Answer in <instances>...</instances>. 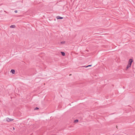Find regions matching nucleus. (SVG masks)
Wrapping results in <instances>:
<instances>
[{
    "mask_svg": "<svg viewBox=\"0 0 135 135\" xmlns=\"http://www.w3.org/2000/svg\"><path fill=\"white\" fill-rule=\"evenodd\" d=\"M13 120H14L13 119L9 118H6V120L8 122H9L10 121H13Z\"/></svg>",
    "mask_w": 135,
    "mask_h": 135,
    "instance_id": "2",
    "label": "nucleus"
},
{
    "mask_svg": "<svg viewBox=\"0 0 135 135\" xmlns=\"http://www.w3.org/2000/svg\"><path fill=\"white\" fill-rule=\"evenodd\" d=\"M10 72L12 73L13 74H14L15 72V70L14 69H12Z\"/></svg>",
    "mask_w": 135,
    "mask_h": 135,
    "instance_id": "5",
    "label": "nucleus"
},
{
    "mask_svg": "<svg viewBox=\"0 0 135 135\" xmlns=\"http://www.w3.org/2000/svg\"><path fill=\"white\" fill-rule=\"evenodd\" d=\"M15 13H17V10H15Z\"/></svg>",
    "mask_w": 135,
    "mask_h": 135,
    "instance_id": "12",
    "label": "nucleus"
},
{
    "mask_svg": "<svg viewBox=\"0 0 135 135\" xmlns=\"http://www.w3.org/2000/svg\"><path fill=\"white\" fill-rule=\"evenodd\" d=\"M15 27H16V26L14 25H11L10 26V27L11 28H15Z\"/></svg>",
    "mask_w": 135,
    "mask_h": 135,
    "instance_id": "7",
    "label": "nucleus"
},
{
    "mask_svg": "<svg viewBox=\"0 0 135 135\" xmlns=\"http://www.w3.org/2000/svg\"><path fill=\"white\" fill-rule=\"evenodd\" d=\"M91 66V65H89L87 66H83L81 67H85V68H87L89 66Z\"/></svg>",
    "mask_w": 135,
    "mask_h": 135,
    "instance_id": "8",
    "label": "nucleus"
},
{
    "mask_svg": "<svg viewBox=\"0 0 135 135\" xmlns=\"http://www.w3.org/2000/svg\"><path fill=\"white\" fill-rule=\"evenodd\" d=\"M65 43V42H64H64H61V44L64 43Z\"/></svg>",
    "mask_w": 135,
    "mask_h": 135,
    "instance_id": "11",
    "label": "nucleus"
},
{
    "mask_svg": "<svg viewBox=\"0 0 135 135\" xmlns=\"http://www.w3.org/2000/svg\"><path fill=\"white\" fill-rule=\"evenodd\" d=\"M133 61V60L132 59H130L128 61V64H129V65H131L132 64Z\"/></svg>",
    "mask_w": 135,
    "mask_h": 135,
    "instance_id": "1",
    "label": "nucleus"
},
{
    "mask_svg": "<svg viewBox=\"0 0 135 135\" xmlns=\"http://www.w3.org/2000/svg\"><path fill=\"white\" fill-rule=\"evenodd\" d=\"M131 65H130L129 64H128L126 68V70H127V69H128L129 67H131Z\"/></svg>",
    "mask_w": 135,
    "mask_h": 135,
    "instance_id": "4",
    "label": "nucleus"
},
{
    "mask_svg": "<svg viewBox=\"0 0 135 135\" xmlns=\"http://www.w3.org/2000/svg\"><path fill=\"white\" fill-rule=\"evenodd\" d=\"M56 18L57 20L59 19H62L63 18V17H62L59 16H58L56 17Z\"/></svg>",
    "mask_w": 135,
    "mask_h": 135,
    "instance_id": "3",
    "label": "nucleus"
},
{
    "mask_svg": "<svg viewBox=\"0 0 135 135\" xmlns=\"http://www.w3.org/2000/svg\"><path fill=\"white\" fill-rule=\"evenodd\" d=\"M39 109V108L37 107H36L34 109V110H37Z\"/></svg>",
    "mask_w": 135,
    "mask_h": 135,
    "instance_id": "10",
    "label": "nucleus"
},
{
    "mask_svg": "<svg viewBox=\"0 0 135 135\" xmlns=\"http://www.w3.org/2000/svg\"><path fill=\"white\" fill-rule=\"evenodd\" d=\"M79 120L78 119H76L74 120V123H77L78 122Z\"/></svg>",
    "mask_w": 135,
    "mask_h": 135,
    "instance_id": "9",
    "label": "nucleus"
},
{
    "mask_svg": "<svg viewBox=\"0 0 135 135\" xmlns=\"http://www.w3.org/2000/svg\"><path fill=\"white\" fill-rule=\"evenodd\" d=\"M61 53L62 56H64L65 55V53L64 52L61 51Z\"/></svg>",
    "mask_w": 135,
    "mask_h": 135,
    "instance_id": "6",
    "label": "nucleus"
}]
</instances>
